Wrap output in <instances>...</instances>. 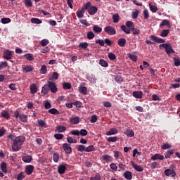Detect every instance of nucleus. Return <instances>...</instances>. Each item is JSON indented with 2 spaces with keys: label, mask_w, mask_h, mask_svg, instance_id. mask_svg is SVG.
Wrapping results in <instances>:
<instances>
[{
  "label": "nucleus",
  "mask_w": 180,
  "mask_h": 180,
  "mask_svg": "<svg viewBox=\"0 0 180 180\" xmlns=\"http://www.w3.org/2000/svg\"><path fill=\"white\" fill-rule=\"evenodd\" d=\"M26 141V137L23 136H17L13 141L12 148L13 151H19Z\"/></svg>",
  "instance_id": "f257e3e1"
},
{
  "label": "nucleus",
  "mask_w": 180,
  "mask_h": 180,
  "mask_svg": "<svg viewBox=\"0 0 180 180\" xmlns=\"http://www.w3.org/2000/svg\"><path fill=\"white\" fill-rule=\"evenodd\" d=\"M159 49L160 50H162V49H165L167 54L169 56H171V54L175 53V51L172 49V46H171V44H162L159 46Z\"/></svg>",
  "instance_id": "f03ea898"
},
{
  "label": "nucleus",
  "mask_w": 180,
  "mask_h": 180,
  "mask_svg": "<svg viewBox=\"0 0 180 180\" xmlns=\"http://www.w3.org/2000/svg\"><path fill=\"white\" fill-rule=\"evenodd\" d=\"M46 84L48 88L49 89V91H51L52 94H57L58 89L57 88V84H56L55 82L52 81H48Z\"/></svg>",
  "instance_id": "7ed1b4c3"
},
{
  "label": "nucleus",
  "mask_w": 180,
  "mask_h": 180,
  "mask_svg": "<svg viewBox=\"0 0 180 180\" xmlns=\"http://www.w3.org/2000/svg\"><path fill=\"white\" fill-rule=\"evenodd\" d=\"M104 32L107 33V34H110V36H113L116 34V29L112 26H106L104 28Z\"/></svg>",
  "instance_id": "20e7f679"
},
{
  "label": "nucleus",
  "mask_w": 180,
  "mask_h": 180,
  "mask_svg": "<svg viewBox=\"0 0 180 180\" xmlns=\"http://www.w3.org/2000/svg\"><path fill=\"white\" fill-rule=\"evenodd\" d=\"M13 53V51H12L5 50L4 51L3 58L5 60H11Z\"/></svg>",
  "instance_id": "39448f33"
},
{
  "label": "nucleus",
  "mask_w": 180,
  "mask_h": 180,
  "mask_svg": "<svg viewBox=\"0 0 180 180\" xmlns=\"http://www.w3.org/2000/svg\"><path fill=\"white\" fill-rule=\"evenodd\" d=\"M63 148L66 154H71L72 153V148L68 143H63Z\"/></svg>",
  "instance_id": "423d86ee"
},
{
  "label": "nucleus",
  "mask_w": 180,
  "mask_h": 180,
  "mask_svg": "<svg viewBox=\"0 0 180 180\" xmlns=\"http://www.w3.org/2000/svg\"><path fill=\"white\" fill-rule=\"evenodd\" d=\"M150 39H151V40H153V41H155V43H159V44L165 43V40L158 37H156L155 35H150Z\"/></svg>",
  "instance_id": "0eeeda50"
},
{
  "label": "nucleus",
  "mask_w": 180,
  "mask_h": 180,
  "mask_svg": "<svg viewBox=\"0 0 180 180\" xmlns=\"http://www.w3.org/2000/svg\"><path fill=\"white\" fill-rule=\"evenodd\" d=\"M33 171H34V166L33 165H27L25 167V172L27 175H32L33 173Z\"/></svg>",
  "instance_id": "6e6552de"
},
{
  "label": "nucleus",
  "mask_w": 180,
  "mask_h": 180,
  "mask_svg": "<svg viewBox=\"0 0 180 180\" xmlns=\"http://www.w3.org/2000/svg\"><path fill=\"white\" fill-rule=\"evenodd\" d=\"M119 133V130L116 128H111L109 131H108L105 134L106 136H114L115 134H117Z\"/></svg>",
  "instance_id": "1a4fd4ad"
},
{
  "label": "nucleus",
  "mask_w": 180,
  "mask_h": 180,
  "mask_svg": "<svg viewBox=\"0 0 180 180\" xmlns=\"http://www.w3.org/2000/svg\"><path fill=\"white\" fill-rule=\"evenodd\" d=\"M30 93L32 95H34V94H37V91H39V89H37V85L36 84H32L30 86Z\"/></svg>",
  "instance_id": "9d476101"
},
{
  "label": "nucleus",
  "mask_w": 180,
  "mask_h": 180,
  "mask_svg": "<svg viewBox=\"0 0 180 180\" xmlns=\"http://www.w3.org/2000/svg\"><path fill=\"white\" fill-rule=\"evenodd\" d=\"M22 68L24 72H31V71H33L34 70L32 65H23L22 66Z\"/></svg>",
  "instance_id": "9b49d317"
},
{
  "label": "nucleus",
  "mask_w": 180,
  "mask_h": 180,
  "mask_svg": "<svg viewBox=\"0 0 180 180\" xmlns=\"http://www.w3.org/2000/svg\"><path fill=\"white\" fill-rule=\"evenodd\" d=\"M131 165L136 171H138V172H143V167L140 165H136L134 162H131Z\"/></svg>",
  "instance_id": "f8f14e48"
},
{
  "label": "nucleus",
  "mask_w": 180,
  "mask_h": 180,
  "mask_svg": "<svg viewBox=\"0 0 180 180\" xmlns=\"http://www.w3.org/2000/svg\"><path fill=\"white\" fill-rule=\"evenodd\" d=\"M151 160H153V161H155L157 160H164V155H162L160 153H156L151 157Z\"/></svg>",
  "instance_id": "ddd939ff"
},
{
  "label": "nucleus",
  "mask_w": 180,
  "mask_h": 180,
  "mask_svg": "<svg viewBox=\"0 0 180 180\" xmlns=\"http://www.w3.org/2000/svg\"><path fill=\"white\" fill-rule=\"evenodd\" d=\"M133 96L134 98H136V99H141L143 98V92L140 91H134Z\"/></svg>",
  "instance_id": "4468645a"
},
{
  "label": "nucleus",
  "mask_w": 180,
  "mask_h": 180,
  "mask_svg": "<svg viewBox=\"0 0 180 180\" xmlns=\"http://www.w3.org/2000/svg\"><path fill=\"white\" fill-rule=\"evenodd\" d=\"M70 123L72 124H78L79 123V117H74L69 120Z\"/></svg>",
  "instance_id": "2eb2a0df"
},
{
  "label": "nucleus",
  "mask_w": 180,
  "mask_h": 180,
  "mask_svg": "<svg viewBox=\"0 0 180 180\" xmlns=\"http://www.w3.org/2000/svg\"><path fill=\"white\" fill-rule=\"evenodd\" d=\"M98 12V8L96 6H91L89 10H88V13L89 15H95Z\"/></svg>",
  "instance_id": "dca6fc26"
},
{
  "label": "nucleus",
  "mask_w": 180,
  "mask_h": 180,
  "mask_svg": "<svg viewBox=\"0 0 180 180\" xmlns=\"http://www.w3.org/2000/svg\"><path fill=\"white\" fill-rule=\"evenodd\" d=\"M56 131H58V133H64V131L67 130V127L64 126L58 125L56 127Z\"/></svg>",
  "instance_id": "f3484780"
},
{
  "label": "nucleus",
  "mask_w": 180,
  "mask_h": 180,
  "mask_svg": "<svg viewBox=\"0 0 180 180\" xmlns=\"http://www.w3.org/2000/svg\"><path fill=\"white\" fill-rule=\"evenodd\" d=\"M65 169H67V167L64 165H60L58 167V172L61 174H64L65 172Z\"/></svg>",
  "instance_id": "a211bd4d"
},
{
  "label": "nucleus",
  "mask_w": 180,
  "mask_h": 180,
  "mask_svg": "<svg viewBox=\"0 0 180 180\" xmlns=\"http://www.w3.org/2000/svg\"><path fill=\"white\" fill-rule=\"evenodd\" d=\"M79 91L80 92V94H83V95H88V90L84 86H80L79 87Z\"/></svg>",
  "instance_id": "6ab92c4d"
},
{
  "label": "nucleus",
  "mask_w": 180,
  "mask_h": 180,
  "mask_svg": "<svg viewBox=\"0 0 180 180\" xmlns=\"http://www.w3.org/2000/svg\"><path fill=\"white\" fill-rule=\"evenodd\" d=\"M117 43L120 47H124V46H126V39L124 38L119 39Z\"/></svg>",
  "instance_id": "aec40b11"
},
{
  "label": "nucleus",
  "mask_w": 180,
  "mask_h": 180,
  "mask_svg": "<svg viewBox=\"0 0 180 180\" xmlns=\"http://www.w3.org/2000/svg\"><path fill=\"white\" fill-rule=\"evenodd\" d=\"M124 176L125 179L130 180L133 178V174H131V172L127 171L124 173Z\"/></svg>",
  "instance_id": "412c9836"
},
{
  "label": "nucleus",
  "mask_w": 180,
  "mask_h": 180,
  "mask_svg": "<svg viewBox=\"0 0 180 180\" xmlns=\"http://www.w3.org/2000/svg\"><path fill=\"white\" fill-rule=\"evenodd\" d=\"M124 134H126V136H127L128 137H134V131H133V130L131 129H126V131H124Z\"/></svg>",
  "instance_id": "4be33fe9"
},
{
  "label": "nucleus",
  "mask_w": 180,
  "mask_h": 180,
  "mask_svg": "<svg viewBox=\"0 0 180 180\" xmlns=\"http://www.w3.org/2000/svg\"><path fill=\"white\" fill-rule=\"evenodd\" d=\"M49 86H47V84H46L41 89V94H44V95H47V94H49Z\"/></svg>",
  "instance_id": "5701e85b"
},
{
  "label": "nucleus",
  "mask_w": 180,
  "mask_h": 180,
  "mask_svg": "<svg viewBox=\"0 0 180 180\" xmlns=\"http://www.w3.org/2000/svg\"><path fill=\"white\" fill-rule=\"evenodd\" d=\"M22 161L29 164V162H32V157L30 155L23 156Z\"/></svg>",
  "instance_id": "b1692460"
},
{
  "label": "nucleus",
  "mask_w": 180,
  "mask_h": 180,
  "mask_svg": "<svg viewBox=\"0 0 180 180\" xmlns=\"http://www.w3.org/2000/svg\"><path fill=\"white\" fill-rule=\"evenodd\" d=\"M93 30L94 33H102V29L98 25H94Z\"/></svg>",
  "instance_id": "393cba45"
},
{
  "label": "nucleus",
  "mask_w": 180,
  "mask_h": 180,
  "mask_svg": "<svg viewBox=\"0 0 180 180\" xmlns=\"http://www.w3.org/2000/svg\"><path fill=\"white\" fill-rule=\"evenodd\" d=\"M117 140H118L117 136H111L107 139V141L108 143H116Z\"/></svg>",
  "instance_id": "a878e982"
},
{
  "label": "nucleus",
  "mask_w": 180,
  "mask_h": 180,
  "mask_svg": "<svg viewBox=\"0 0 180 180\" xmlns=\"http://www.w3.org/2000/svg\"><path fill=\"white\" fill-rule=\"evenodd\" d=\"M84 8L79 10L77 11V18H79V19H81V18H84Z\"/></svg>",
  "instance_id": "bb28decb"
},
{
  "label": "nucleus",
  "mask_w": 180,
  "mask_h": 180,
  "mask_svg": "<svg viewBox=\"0 0 180 180\" xmlns=\"http://www.w3.org/2000/svg\"><path fill=\"white\" fill-rule=\"evenodd\" d=\"M37 123L40 127H47V124H46V122L43 120H39Z\"/></svg>",
  "instance_id": "cd10ccee"
},
{
  "label": "nucleus",
  "mask_w": 180,
  "mask_h": 180,
  "mask_svg": "<svg viewBox=\"0 0 180 180\" xmlns=\"http://www.w3.org/2000/svg\"><path fill=\"white\" fill-rule=\"evenodd\" d=\"M126 26L128 27L130 30L134 29V23L131 21H127L126 22Z\"/></svg>",
  "instance_id": "c85d7f7f"
},
{
  "label": "nucleus",
  "mask_w": 180,
  "mask_h": 180,
  "mask_svg": "<svg viewBox=\"0 0 180 180\" xmlns=\"http://www.w3.org/2000/svg\"><path fill=\"white\" fill-rule=\"evenodd\" d=\"M168 34H169V30H162L160 33L161 37H167Z\"/></svg>",
  "instance_id": "c756f323"
},
{
  "label": "nucleus",
  "mask_w": 180,
  "mask_h": 180,
  "mask_svg": "<svg viewBox=\"0 0 180 180\" xmlns=\"http://www.w3.org/2000/svg\"><path fill=\"white\" fill-rule=\"evenodd\" d=\"M51 115H60V112L56 108H51L48 110Z\"/></svg>",
  "instance_id": "7c9ffc66"
},
{
  "label": "nucleus",
  "mask_w": 180,
  "mask_h": 180,
  "mask_svg": "<svg viewBox=\"0 0 180 180\" xmlns=\"http://www.w3.org/2000/svg\"><path fill=\"white\" fill-rule=\"evenodd\" d=\"M1 115V117H4V119H9L10 117L9 112H8L6 110H3Z\"/></svg>",
  "instance_id": "2f4dec72"
},
{
  "label": "nucleus",
  "mask_w": 180,
  "mask_h": 180,
  "mask_svg": "<svg viewBox=\"0 0 180 180\" xmlns=\"http://www.w3.org/2000/svg\"><path fill=\"white\" fill-rule=\"evenodd\" d=\"M1 169L5 174H6V172H8V169L6 168V162H1Z\"/></svg>",
  "instance_id": "473e14b6"
},
{
  "label": "nucleus",
  "mask_w": 180,
  "mask_h": 180,
  "mask_svg": "<svg viewBox=\"0 0 180 180\" xmlns=\"http://www.w3.org/2000/svg\"><path fill=\"white\" fill-rule=\"evenodd\" d=\"M140 13V11L139 10H135L131 13V18L132 19H137L139 14Z\"/></svg>",
  "instance_id": "72a5a7b5"
},
{
  "label": "nucleus",
  "mask_w": 180,
  "mask_h": 180,
  "mask_svg": "<svg viewBox=\"0 0 180 180\" xmlns=\"http://www.w3.org/2000/svg\"><path fill=\"white\" fill-rule=\"evenodd\" d=\"M56 79H58V73L53 72L52 75V77L49 78L50 81H56Z\"/></svg>",
  "instance_id": "f704fd0d"
},
{
  "label": "nucleus",
  "mask_w": 180,
  "mask_h": 180,
  "mask_svg": "<svg viewBox=\"0 0 180 180\" xmlns=\"http://www.w3.org/2000/svg\"><path fill=\"white\" fill-rule=\"evenodd\" d=\"M99 64H100V65H101V67H104V68H106V67H108L109 65L108 62H106V60H105L103 59H101L100 60Z\"/></svg>",
  "instance_id": "c9c22d12"
},
{
  "label": "nucleus",
  "mask_w": 180,
  "mask_h": 180,
  "mask_svg": "<svg viewBox=\"0 0 180 180\" xmlns=\"http://www.w3.org/2000/svg\"><path fill=\"white\" fill-rule=\"evenodd\" d=\"M174 154V150H168L165 155V158L168 159L170 158V157Z\"/></svg>",
  "instance_id": "e433bc0d"
},
{
  "label": "nucleus",
  "mask_w": 180,
  "mask_h": 180,
  "mask_svg": "<svg viewBox=\"0 0 180 180\" xmlns=\"http://www.w3.org/2000/svg\"><path fill=\"white\" fill-rule=\"evenodd\" d=\"M121 30H122V32H124V33H126L127 34H130V30L128 29L126 25H122L121 26Z\"/></svg>",
  "instance_id": "4c0bfd02"
},
{
  "label": "nucleus",
  "mask_w": 180,
  "mask_h": 180,
  "mask_svg": "<svg viewBox=\"0 0 180 180\" xmlns=\"http://www.w3.org/2000/svg\"><path fill=\"white\" fill-rule=\"evenodd\" d=\"M92 151H95V146H94V145H91L86 148V153H91Z\"/></svg>",
  "instance_id": "58836bf2"
},
{
  "label": "nucleus",
  "mask_w": 180,
  "mask_h": 180,
  "mask_svg": "<svg viewBox=\"0 0 180 180\" xmlns=\"http://www.w3.org/2000/svg\"><path fill=\"white\" fill-rule=\"evenodd\" d=\"M149 8L153 13L157 12L158 11V8H157V6L152 5L151 4H149Z\"/></svg>",
  "instance_id": "ea45409f"
},
{
  "label": "nucleus",
  "mask_w": 180,
  "mask_h": 180,
  "mask_svg": "<svg viewBox=\"0 0 180 180\" xmlns=\"http://www.w3.org/2000/svg\"><path fill=\"white\" fill-rule=\"evenodd\" d=\"M165 174L166 175V176H169V175H172L174 173V170L171 169H167L165 171Z\"/></svg>",
  "instance_id": "a19ab883"
},
{
  "label": "nucleus",
  "mask_w": 180,
  "mask_h": 180,
  "mask_svg": "<svg viewBox=\"0 0 180 180\" xmlns=\"http://www.w3.org/2000/svg\"><path fill=\"white\" fill-rule=\"evenodd\" d=\"M67 141H68V143H70V144L75 143L77 142L76 139H72V137H71V136L67 137Z\"/></svg>",
  "instance_id": "79ce46f5"
},
{
  "label": "nucleus",
  "mask_w": 180,
  "mask_h": 180,
  "mask_svg": "<svg viewBox=\"0 0 180 180\" xmlns=\"http://www.w3.org/2000/svg\"><path fill=\"white\" fill-rule=\"evenodd\" d=\"M170 22L168 21V20H163L162 22L160 24V27L162 26H169Z\"/></svg>",
  "instance_id": "37998d69"
},
{
  "label": "nucleus",
  "mask_w": 180,
  "mask_h": 180,
  "mask_svg": "<svg viewBox=\"0 0 180 180\" xmlns=\"http://www.w3.org/2000/svg\"><path fill=\"white\" fill-rule=\"evenodd\" d=\"M94 37H95V34L93 32L90 31L87 32V39H89V40H92Z\"/></svg>",
  "instance_id": "c03bdc74"
},
{
  "label": "nucleus",
  "mask_w": 180,
  "mask_h": 180,
  "mask_svg": "<svg viewBox=\"0 0 180 180\" xmlns=\"http://www.w3.org/2000/svg\"><path fill=\"white\" fill-rule=\"evenodd\" d=\"M115 81L118 84H120V82H123V77H122V76L117 75L115 77Z\"/></svg>",
  "instance_id": "a18cd8bd"
},
{
  "label": "nucleus",
  "mask_w": 180,
  "mask_h": 180,
  "mask_svg": "<svg viewBox=\"0 0 180 180\" xmlns=\"http://www.w3.org/2000/svg\"><path fill=\"white\" fill-rule=\"evenodd\" d=\"M86 148L84 145H79L77 148V151H80L81 153L86 151Z\"/></svg>",
  "instance_id": "49530a36"
},
{
  "label": "nucleus",
  "mask_w": 180,
  "mask_h": 180,
  "mask_svg": "<svg viewBox=\"0 0 180 180\" xmlns=\"http://www.w3.org/2000/svg\"><path fill=\"white\" fill-rule=\"evenodd\" d=\"M25 6H28L30 8V6H33V3L32 2V0H25L24 1Z\"/></svg>",
  "instance_id": "de8ad7c7"
},
{
  "label": "nucleus",
  "mask_w": 180,
  "mask_h": 180,
  "mask_svg": "<svg viewBox=\"0 0 180 180\" xmlns=\"http://www.w3.org/2000/svg\"><path fill=\"white\" fill-rule=\"evenodd\" d=\"M31 22L32 23H36L37 25H40V23H41V20L39 18H32Z\"/></svg>",
  "instance_id": "09e8293b"
},
{
  "label": "nucleus",
  "mask_w": 180,
  "mask_h": 180,
  "mask_svg": "<svg viewBox=\"0 0 180 180\" xmlns=\"http://www.w3.org/2000/svg\"><path fill=\"white\" fill-rule=\"evenodd\" d=\"M112 20L114 23H117L119 22V14H115L112 15Z\"/></svg>",
  "instance_id": "8fccbe9b"
},
{
  "label": "nucleus",
  "mask_w": 180,
  "mask_h": 180,
  "mask_svg": "<svg viewBox=\"0 0 180 180\" xmlns=\"http://www.w3.org/2000/svg\"><path fill=\"white\" fill-rule=\"evenodd\" d=\"M60 160V154L55 153L53 154V161L54 162H57Z\"/></svg>",
  "instance_id": "3c124183"
},
{
  "label": "nucleus",
  "mask_w": 180,
  "mask_h": 180,
  "mask_svg": "<svg viewBox=\"0 0 180 180\" xmlns=\"http://www.w3.org/2000/svg\"><path fill=\"white\" fill-rule=\"evenodd\" d=\"M162 150H167V148H171V145L169 143H164L161 146Z\"/></svg>",
  "instance_id": "603ef678"
},
{
  "label": "nucleus",
  "mask_w": 180,
  "mask_h": 180,
  "mask_svg": "<svg viewBox=\"0 0 180 180\" xmlns=\"http://www.w3.org/2000/svg\"><path fill=\"white\" fill-rule=\"evenodd\" d=\"M173 60L174 61V65L176 67H179V65H180V59H179V58H174Z\"/></svg>",
  "instance_id": "864d4df0"
},
{
  "label": "nucleus",
  "mask_w": 180,
  "mask_h": 180,
  "mask_svg": "<svg viewBox=\"0 0 180 180\" xmlns=\"http://www.w3.org/2000/svg\"><path fill=\"white\" fill-rule=\"evenodd\" d=\"M63 89H71V84L65 82L63 84Z\"/></svg>",
  "instance_id": "5fc2aeb1"
},
{
  "label": "nucleus",
  "mask_w": 180,
  "mask_h": 180,
  "mask_svg": "<svg viewBox=\"0 0 180 180\" xmlns=\"http://www.w3.org/2000/svg\"><path fill=\"white\" fill-rule=\"evenodd\" d=\"M25 58L28 60L29 61H32L33 58V55L32 53H27L25 55Z\"/></svg>",
  "instance_id": "6e6d98bb"
},
{
  "label": "nucleus",
  "mask_w": 180,
  "mask_h": 180,
  "mask_svg": "<svg viewBox=\"0 0 180 180\" xmlns=\"http://www.w3.org/2000/svg\"><path fill=\"white\" fill-rule=\"evenodd\" d=\"M1 23H3L4 25L6 24V23H11V18H2L1 20Z\"/></svg>",
  "instance_id": "4d7b16f0"
},
{
  "label": "nucleus",
  "mask_w": 180,
  "mask_h": 180,
  "mask_svg": "<svg viewBox=\"0 0 180 180\" xmlns=\"http://www.w3.org/2000/svg\"><path fill=\"white\" fill-rule=\"evenodd\" d=\"M108 58L113 61V60H116V55L112 53H108Z\"/></svg>",
  "instance_id": "13d9d810"
},
{
  "label": "nucleus",
  "mask_w": 180,
  "mask_h": 180,
  "mask_svg": "<svg viewBox=\"0 0 180 180\" xmlns=\"http://www.w3.org/2000/svg\"><path fill=\"white\" fill-rule=\"evenodd\" d=\"M44 103L45 109H50V108H51V104L49 101H45Z\"/></svg>",
  "instance_id": "bf43d9fd"
},
{
  "label": "nucleus",
  "mask_w": 180,
  "mask_h": 180,
  "mask_svg": "<svg viewBox=\"0 0 180 180\" xmlns=\"http://www.w3.org/2000/svg\"><path fill=\"white\" fill-rule=\"evenodd\" d=\"M8 67V62H1L0 63V70H2L3 68H6Z\"/></svg>",
  "instance_id": "052dcab7"
},
{
  "label": "nucleus",
  "mask_w": 180,
  "mask_h": 180,
  "mask_svg": "<svg viewBox=\"0 0 180 180\" xmlns=\"http://www.w3.org/2000/svg\"><path fill=\"white\" fill-rule=\"evenodd\" d=\"M47 72V66L46 65H42L40 70V73L41 74H46Z\"/></svg>",
  "instance_id": "680f3d73"
},
{
  "label": "nucleus",
  "mask_w": 180,
  "mask_h": 180,
  "mask_svg": "<svg viewBox=\"0 0 180 180\" xmlns=\"http://www.w3.org/2000/svg\"><path fill=\"white\" fill-rule=\"evenodd\" d=\"M49 43V41L48 39H43L42 41H41V46H42V47H46V46H47Z\"/></svg>",
  "instance_id": "e2e57ef3"
},
{
  "label": "nucleus",
  "mask_w": 180,
  "mask_h": 180,
  "mask_svg": "<svg viewBox=\"0 0 180 180\" xmlns=\"http://www.w3.org/2000/svg\"><path fill=\"white\" fill-rule=\"evenodd\" d=\"M88 43L87 42H82L79 44V47L81 49H86L88 47Z\"/></svg>",
  "instance_id": "0e129e2a"
},
{
  "label": "nucleus",
  "mask_w": 180,
  "mask_h": 180,
  "mask_svg": "<svg viewBox=\"0 0 180 180\" xmlns=\"http://www.w3.org/2000/svg\"><path fill=\"white\" fill-rule=\"evenodd\" d=\"M20 120L21 122H27V116L25 115H21L20 116Z\"/></svg>",
  "instance_id": "69168bd1"
},
{
  "label": "nucleus",
  "mask_w": 180,
  "mask_h": 180,
  "mask_svg": "<svg viewBox=\"0 0 180 180\" xmlns=\"http://www.w3.org/2000/svg\"><path fill=\"white\" fill-rule=\"evenodd\" d=\"M103 160L104 161H112V158L108 155H103Z\"/></svg>",
  "instance_id": "338daca9"
},
{
  "label": "nucleus",
  "mask_w": 180,
  "mask_h": 180,
  "mask_svg": "<svg viewBox=\"0 0 180 180\" xmlns=\"http://www.w3.org/2000/svg\"><path fill=\"white\" fill-rule=\"evenodd\" d=\"M25 178V174L23 172H20V174H18V175L17 176V179L18 180H22Z\"/></svg>",
  "instance_id": "774afa93"
}]
</instances>
